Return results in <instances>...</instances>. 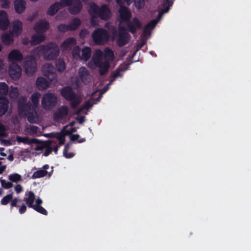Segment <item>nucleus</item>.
<instances>
[{
	"label": "nucleus",
	"instance_id": "nucleus-8",
	"mask_svg": "<svg viewBox=\"0 0 251 251\" xmlns=\"http://www.w3.org/2000/svg\"><path fill=\"white\" fill-rule=\"evenodd\" d=\"M125 26H121L119 29L117 44L119 47L124 46L129 42L130 35L127 32Z\"/></svg>",
	"mask_w": 251,
	"mask_h": 251
},
{
	"label": "nucleus",
	"instance_id": "nucleus-56",
	"mask_svg": "<svg viewBox=\"0 0 251 251\" xmlns=\"http://www.w3.org/2000/svg\"><path fill=\"white\" fill-rule=\"evenodd\" d=\"M5 71V64L4 60L0 59V73H3Z\"/></svg>",
	"mask_w": 251,
	"mask_h": 251
},
{
	"label": "nucleus",
	"instance_id": "nucleus-19",
	"mask_svg": "<svg viewBox=\"0 0 251 251\" xmlns=\"http://www.w3.org/2000/svg\"><path fill=\"white\" fill-rule=\"evenodd\" d=\"M7 59L9 62L21 61L23 59V55L18 50H13L9 53Z\"/></svg>",
	"mask_w": 251,
	"mask_h": 251
},
{
	"label": "nucleus",
	"instance_id": "nucleus-4",
	"mask_svg": "<svg viewBox=\"0 0 251 251\" xmlns=\"http://www.w3.org/2000/svg\"><path fill=\"white\" fill-rule=\"evenodd\" d=\"M92 37L96 45H102L108 41L109 35L105 29L98 28L92 32Z\"/></svg>",
	"mask_w": 251,
	"mask_h": 251
},
{
	"label": "nucleus",
	"instance_id": "nucleus-42",
	"mask_svg": "<svg viewBox=\"0 0 251 251\" xmlns=\"http://www.w3.org/2000/svg\"><path fill=\"white\" fill-rule=\"evenodd\" d=\"M122 71L120 70V68H118L112 73L111 75V79L109 83V84H111L113 81L116 78H117L118 76L122 77V75L121 74V72Z\"/></svg>",
	"mask_w": 251,
	"mask_h": 251
},
{
	"label": "nucleus",
	"instance_id": "nucleus-18",
	"mask_svg": "<svg viewBox=\"0 0 251 251\" xmlns=\"http://www.w3.org/2000/svg\"><path fill=\"white\" fill-rule=\"evenodd\" d=\"M9 25V21L7 13L3 10L0 11V29L5 30Z\"/></svg>",
	"mask_w": 251,
	"mask_h": 251
},
{
	"label": "nucleus",
	"instance_id": "nucleus-21",
	"mask_svg": "<svg viewBox=\"0 0 251 251\" xmlns=\"http://www.w3.org/2000/svg\"><path fill=\"white\" fill-rule=\"evenodd\" d=\"M37 88L40 90H45L49 87V82L43 77H38L36 81Z\"/></svg>",
	"mask_w": 251,
	"mask_h": 251
},
{
	"label": "nucleus",
	"instance_id": "nucleus-23",
	"mask_svg": "<svg viewBox=\"0 0 251 251\" xmlns=\"http://www.w3.org/2000/svg\"><path fill=\"white\" fill-rule=\"evenodd\" d=\"M49 168V165H44L42 167V169H40L33 173L32 175V178H40L47 176L48 174L47 170Z\"/></svg>",
	"mask_w": 251,
	"mask_h": 251
},
{
	"label": "nucleus",
	"instance_id": "nucleus-55",
	"mask_svg": "<svg viewBox=\"0 0 251 251\" xmlns=\"http://www.w3.org/2000/svg\"><path fill=\"white\" fill-rule=\"evenodd\" d=\"M47 144L46 143H42L41 145H37L36 147L35 148V150L36 151H41L43 149L45 148V147H46Z\"/></svg>",
	"mask_w": 251,
	"mask_h": 251
},
{
	"label": "nucleus",
	"instance_id": "nucleus-5",
	"mask_svg": "<svg viewBox=\"0 0 251 251\" xmlns=\"http://www.w3.org/2000/svg\"><path fill=\"white\" fill-rule=\"evenodd\" d=\"M18 107L19 114L21 116H26L28 121L30 122L31 117L30 116L31 103L30 101H27L25 98L21 97L18 100Z\"/></svg>",
	"mask_w": 251,
	"mask_h": 251
},
{
	"label": "nucleus",
	"instance_id": "nucleus-64",
	"mask_svg": "<svg viewBox=\"0 0 251 251\" xmlns=\"http://www.w3.org/2000/svg\"><path fill=\"white\" fill-rule=\"evenodd\" d=\"M26 209V206L25 205H23L19 209L20 213L21 214L24 213Z\"/></svg>",
	"mask_w": 251,
	"mask_h": 251
},
{
	"label": "nucleus",
	"instance_id": "nucleus-17",
	"mask_svg": "<svg viewBox=\"0 0 251 251\" xmlns=\"http://www.w3.org/2000/svg\"><path fill=\"white\" fill-rule=\"evenodd\" d=\"M82 8V4L80 0H74L73 2L70 5L69 11L71 14L78 13Z\"/></svg>",
	"mask_w": 251,
	"mask_h": 251
},
{
	"label": "nucleus",
	"instance_id": "nucleus-37",
	"mask_svg": "<svg viewBox=\"0 0 251 251\" xmlns=\"http://www.w3.org/2000/svg\"><path fill=\"white\" fill-rule=\"evenodd\" d=\"M8 179L10 182L17 183L22 180V177L20 175L15 173L10 175L8 176Z\"/></svg>",
	"mask_w": 251,
	"mask_h": 251
},
{
	"label": "nucleus",
	"instance_id": "nucleus-3",
	"mask_svg": "<svg viewBox=\"0 0 251 251\" xmlns=\"http://www.w3.org/2000/svg\"><path fill=\"white\" fill-rule=\"evenodd\" d=\"M89 6L91 8V12L93 15H97L100 19L104 21H107L112 16V12L108 5L103 4L99 7L94 2L90 3Z\"/></svg>",
	"mask_w": 251,
	"mask_h": 251
},
{
	"label": "nucleus",
	"instance_id": "nucleus-40",
	"mask_svg": "<svg viewBox=\"0 0 251 251\" xmlns=\"http://www.w3.org/2000/svg\"><path fill=\"white\" fill-rule=\"evenodd\" d=\"M16 140L19 143H23L27 145H30L31 144V139L26 136H17Z\"/></svg>",
	"mask_w": 251,
	"mask_h": 251
},
{
	"label": "nucleus",
	"instance_id": "nucleus-38",
	"mask_svg": "<svg viewBox=\"0 0 251 251\" xmlns=\"http://www.w3.org/2000/svg\"><path fill=\"white\" fill-rule=\"evenodd\" d=\"M56 67L58 72H62L66 68L65 63L63 60H57L56 62Z\"/></svg>",
	"mask_w": 251,
	"mask_h": 251
},
{
	"label": "nucleus",
	"instance_id": "nucleus-26",
	"mask_svg": "<svg viewBox=\"0 0 251 251\" xmlns=\"http://www.w3.org/2000/svg\"><path fill=\"white\" fill-rule=\"evenodd\" d=\"M81 25V20L78 18L73 19L71 22L68 24L69 31H75Z\"/></svg>",
	"mask_w": 251,
	"mask_h": 251
},
{
	"label": "nucleus",
	"instance_id": "nucleus-27",
	"mask_svg": "<svg viewBox=\"0 0 251 251\" xmlns=\"http://www.w3.org/2000/svg\"><path fill=\"white\" fill-rule=\"evenodd\" d=\"M46 35L45 34L37 33L32 35V46L40 44L45 40Z\"/></svg>",
	"mask_w": 251,
	"mask_h": 251
},
{
	"label": "nucleus",
	"instance_id": "nucleus-6",
	"mask_svg": "<svg viewBox=\"0 0 251 251\" xmlns=\"http://www.w3.org/2000/svg\"><path fill=\"white\" fill-rule=\"evenodd\" d=\"M57 103V97L52 93L44 94L42 98V106L46 110H50L55 107Z\"/></svg>",
	"mask_w": 251,
	"mask_h": 251
},
{
	"label": "nucleus",
	"instance_id": "nucleus-46",
	"mask_svg": "<svg viewBox=\"0 0 251 251\" xmlns=\"http://www.w3.org/2000/svg\"><path fill=\"white\" fill-rule=\"evenodd\" d=\"M74 0H61L60 5L61 7L70 6L73 2Z\"/></svg>",
	"mask_w": 251,
	"mask_h": 251
},
{
	"label": "nucleus",
	"instance_id": "nucleus-62",
	"mask_svg": "<svg viewBox=\"0 0 251 251\" xmlns=\"http://www.w3.org/2000/svg\"><path fill=\"white\" fill-rule=\"evenodd\" d=\"M18 201V200L17 198H15L13 200H12L11 202V206H16Z\"/></svg>",
	"mask_w": 251,
	"mask_h": 251
},
{
	"label": "nucleus",
	"instance_id": "nucleus-54",
	"mask_svg": "<svg viewBox=\"0 0 251 251\" xmlns=\"http://www.w3.org/2000/svg\"><path fill=\"white\" fill-rule=\"evenodd\" d=\"M117 3L119 4H123L125 2H126L127 5H129L131 2L132 0H116Z\"/></svg>",
	"mask_w": 251,
	"mask_h": 251
},
{
	"label": "nucleus",
	"instance_id": "nucleus-52",
	"mask_svg": "<svg viewBox=\"0 0 251 251\" xmlns=\"http://www.w3.org/2000/svg\"><path fill=\"white\" fill-rule=\"evenodd\" d=\"M88 34V31L87 29L84 28L82 29L79 34V36L81 38H84Z\"/></svg>",
	"mask_w": 251,
	"mask_h": 251
},
{
	"label": "nucleus",
	"instance_id": "nucleus-60",
	"mask_svg": "<svg viewBox=\"0 0 251 251\" xmlns=\"http://www.w3.org/2000/svg\"><path fill=\"white\" fill-rule=\"evenodd\" d=\"M79 135L77 134H73L70 136V140L72 141H75L78 139Z\"/></svg>",
	"mask_w": 251,
	"mask_h": 251
},
{
	"label": "nucleus",
	"instance_id": "nucleus-29",
	"mask_svg": "<svg viewBox=\"0 0 251 251\" xmlns=\"http://www.w3.org/2000/svg\"><path fill=\"white\" fill-rule=\"evenodd\" d=\"M157 24L156 20H152L148 23L143 29V35H146L150 33V30L153 29Z\"/></svg>",
	"mask_w": 251,
	"mask_h": 251
},
{
	"label": "nucleus",
	"instance_id": "nucleus-33",
	"mask_svg": "<svg viewBox=\"0 0 251 251\" xmlns=\"http://www.w3.org/2000/svg\"><path fill=\"white\" fill-rule=\"evenodd\" d=\"M93 104H94V103H91L90 100L85 101L76 111V114L79 115L83 112V110L91 108Z\"/></svg>",
	"mask_w": 251,
	"mask_h": 251
},
{
	"label": "nucleus",
	"instance_id": "nucleus-50",
	"mask_svg": "<svg viewBox=\"0 0 251 251\" xmlns=\"http://www.w3.org/2000/svg\"><path fill=\"white\" fill-rule=\"evenodd\" d=\"M88 13L91 16L90 23L91 25H94L95 24L96 19L98 17L97 15H93L91 12V8L89 7L88 9Z\"/></svg>",
	"mask_w": 251,
	"mask_h": 251
},
{
	"label": "nucleus",
	"instance_id": "nucleus-41",
	"mask_svg": "<svg viewBox=\"0 0 251 251\" xmlns=\"http://www.w3.org/2000/svg\"><path fill=\"white\" fill-rule=\"evenodd\" d=\"M9 90L8 85L4 82L0 83V95H6Z\"/></svg>",
	"mask_w": 251,
	"mask_h": 251
},
{
	"label": "nucleus",
	"instance_id": "nucleus-20",
	"mask_svg": "<svg viewBox=\"0 0 251 251\" xmlns=\"http://www.w3.org/2000/svg\"><path fill=\"white\" fill-rule=\"evenodd\" d=\"M15 35L10 31L9 32H5L1 35V40L2 43L6 45H9L12 44L14 41Z\"/></svg>",
	"mask_w": 251,
	"mask_h": 251
},
{
	"label": "nucleus",
	"instance_id": "nucleus-47",
	"mask_svg": "<svg viewBox=\"0 0 251 251\" xmlns=\"http://www.w3.org/2000/svg\"><path fill=\"white\" fill-rule=\"evenodd\" d=\"M24 201L29 207H31V192H29L28 194L26 195V197L24 199Z\"/></svg>",
	"mask_w": 251,
	"mask_h": 251
},
{
	"label": "nucleus",
	"instance_id": "nucleus-45",
	"mask_svg": "<svg viewBox=\"0 0 251 251\" xmlns=\"http://www.w3.org/2000/svg\"><path fill=\"white\" fill-rule=\"evenodd\" d=\"M57 28L59 32L62 33H65L68 31H69L68 25L61 24L58 25Z\"/></svg>",
	"mask_w": 251,
	"mask_h": 251
},
{
	"label": "nucleus",
	"instance_id": "nucleus-31",
	"mask_svg": "<svg viewBox=\"0 0 251 251\" xmlns=\"http://www.w3.org/2000/svg\"><path fill=\"white\" fill-rule=\"evenodd\" d=\"M93 58L95 65L100 64V62L103 61V53L100 50H97L94 54Z\"/></svg>",
	"mask_w": 251,
	"mask_h": 251
},
{
	"label": "nucleus",
	"instance_id": "nucleus-36",
	"mask_svg": "<svg viewBox=\"0 0 251 251\" xmlns=\"http://www.w3.org/2000/svg\"><path fill=\"white\" fill-rule=\"evenodd\" d=\"M69 101H70V106L73 109H75L81 102L80 99L77 95L75 98Z\"/></svg>",
	"mask_w": 251,
	"mask_h": 251
},
{
	"label": "nucleus",
	"instance_id": "nucleus-32",
	"mask_svg": "<svg viewBox=\"0 0 251 251\" xmlns=\"http://www.w3.org/2000/svg\"><path fill=\"white\" fill-rule=\"evenodd\" d=\"M103 56H104V61H107L109 63H110V62L113 60L114 53L111 49L109 48H106L104 50V53Z\"/></svg>",
	"mask_w": 251,
	"mask_h": 251
},
{
	"label": "nucleus",
	"instance_id": "nucleus-61",
	"mask_svg": "<svg viewBox=\"0 0 251 251\" xmlns=\"http://www.w3.org/2000/svg\"><path fill=\"white\" fill-rule=\"evenodd\" d=\"M118 67H119V68H120V70L122 72H124L126 70V69L127 68V66L126 64H123V65H121Z\"/></svg>",
	"mask_w": 251,
	"mask_h": 251
},
{
	"label": "nucleus",
	"instance_id": "nucleus-35",
	"mask_svg": "<svg viewBox=\"0 0 251 251\" xmlns=\"http://www.w3.org/2000/svg\"><path fill=\"white\" fill-rule=\"evenodd\" d=\"M19 95V90L17 87L11 86L9 92L10 98L12 100H16Z\"/></svg>",
	"mask_w": 251,
	"mask_h": 251
},
{
	"label": "nucleus",
	"instance_id": "nucleus-2",
	"mask_svg": "<svg viewBox=\"0 0 251 251\" xmlns=\"http://www.w3.org/2000/svg\"><path fill=\"white\" fill-rule=\"evenodd\" d=\"M36 50L39 53L44 55L45 59L48 60H55L59 53L58 47L53 43L39 45Z\"/></svg>",
	"mask_w": 251,
	"mask_h": 251
},
{
	"label": "nucleus",
	"instance_id": "nucleus-22",
	"mask_svg": "<svg viewBox=\"0 0 251 251\" xmlns=\"http://www.w3.org/2000/svg\"><path fill=\"white\" fill-rule=\"evenodd\" d=\"M8 105V100L5 97H0V117L7 112Z\"/></svg>",
	"mask_w": 251,
	"mask_h": 251
},
{
	"label": "nucleus",
	"instance_id": "nucleus-48",
	"mask_svg": "<svg viewBox=\"0 0 251 251\" xmlns=\"http://www.w3.org/2000/svg\"><path fill=\"white\" fill-rule=\"evenodd\" d=\"M135 6L138 9L142 8L145 4V0H134Z\"/></svg>",
	"mask_w": 251,
	"mask_h": 251
},
{
	"label": "nucleus",
	"instance_id": "nucleus-11",
	"mask_svg": "<svg viewBox=\"0 0 251 251\" xmlns=\"http://www.w3.org/2000/svg\"><path fill=\"white\" fill-rule=\"evenodd\" d=\"M35 199V195L33 192H32V209L41 214L46 216L47 215V211L41 206L42 204L43 203L42 200L40 198H38L35 200L34 204H33Z\"/></svg>",
	"mask_w": 251,
	"mask_h": 251
},
{
	"label": "nucleus",
	"instance_id": "nucleus-44",
	"mask_svg": "<svg viewBox=\"0 0 251 251\" xmlns=\"http://www.w3.org/2000/svg\"><path fill=\"white\" fill-rule=\"evenodd\" d=\"M12 194H9L4 196L0 201V203L2 205H6L10 201L12 200Z\"/></svg>",
	"mask_w": 251,
	"mask_h": 251
},
{
	"label": "nucleus",
	"instance_id": "nucleus-16",
	"mask_svg": "<svg viewBox=\"0 0 251 251\" xmlns=\"http://www.w3.org/2000/svg\"><path fill=\"white\" fill-rule=\"evenodd\" d=\"M23 30V24L19 20H15L11 23L10 31L14 34L15 36L21 34Z\"/></svg>",
	"mask_w": 251,
	"mask_h": 251
},
{
	"label": "nucleus",
	"instance_id": "nucleus-57",
	"mask_svg": "<svg viewBox=\"0 0 251 251\" xmlns=\"http://www.w3.org/2000/svg\"><path fill=\"white\" fill-rule=\"evenodd\" d=\"M14 190L17 194H19L23 191V188L21 185L18 184L14 186Z\"/></svg>",
	"mask_w": 251,
	"mask_h": 251
},
{
	"label": "nucleus",
	"instance_id": "nucleus-53",
	"mask_svg": "<svg viewBox=\"0 0 251 251\" xmlns=\"http://www.w3.org/2000/svg\"><path fill=\"white\" fill-rule=\"evenodd\" d=\"M1 7L3 8H8L9 7L10 1L9 0H3L2 1Z\"/></svg>",
	"mask_w": 251,
	"mask_h": 251
},
{
	"label": "nucleus",
	"instance_id": "nucleus-13",
	"mask_svg": "<svg viewBox=\"0 0 251 251\" xmlns=\"http://www.w3.org/2000/svg\"><path fill=\"white\" fill-rule=\"evenodd\" d=\"M61 96L67 101L72 100L76 97V93L70 86H65L60 91Z\"/></svg>",
	"mask_w": 251,
	"mask_h": 251
},
{
	"label": "nucleus",
	"instance_id": "nucleus-63",
	"mask_svg": "<svg viewBox=\"0 0 251 251\" xmlns=\"http://www.w3.org/2000/svg\"><path fill=\"white\" fill-rule=\"evenodd\" d=\"M163 14L162 13V12L161 11L159 12L158 14L157 17H156V18L155 19H153V20H156L157 23H158L159 21V20L161 19Z\"/></svg>",
	"mask_w": 251,
	"mask_h": 251
},
{
	"label": "nucleus",
	"instance_id": "nucleus-10",
	"mask_svg": "<svg viewBox=\"0 0 251 251\" xmlns=\"http://www.w3.org/2000/svg\"><path fill=\"white\" fill-rule=\"evenodd\" d=\"M50 28V23L46 20H40L34 25V29L37 33L44 34Z\"/></svg>",
	"mask_w": 251,
	"mask_h": 251
},
{
	"label": "nucleus",
	"instance_id": "nucleus-1",
	"mask_svg": "<svg viewBox=\"0 0 251 251\" xmlns=\"http://www.w3.org/2000/svg\"><path fill=\"white\" fill-rule=\"evenodd\" d=\"M119 12L121 21L126 23L128 31L132 34L135 33L137 29L142 28V23L138 18L134 17L132 20H130L131 17V13L127 7L120 4Z\"/></svg>",
	"mask_w": 251,
	"mask_h": 251
},
{
	"label": "nucleus",
	"instance_id": "nucleus-28",
	"mask_svg": "<svg viewBox=\"0 0 251 251\" xmlns=\"http://www.w3.org/2000/svg\"><path fill=\"white\" fill-rule=\"evenodd\" d=\"M60 8H61V7L60 5V3L58 2H55L49 7L47 11V14L50 16H53Z\"/></svg>",
	"mask_w": 251,
	"mask_h": 251
},
{
	"label": "nucleus",
	"instance_id": "nucleus-7",
	"mask_svg": "<svg viewBox=\"0 0 251 251\" xmlns=\"http://www.w3.org/2000/svg\"><path fill=\"white\" fill-rule=\"evenodd\" d=\"M76 41L74 37H69L65 39L61 44V47L66 50H71L74 47L72 51L73 54H77L80 51V48L76 45Z\"/></svg>",
	"mask_w": 251,
	"mask_h": 251
},
{
	"label": "nucleus",
	"instance_id": "nucleus-12",
	"mask_svg": "<svg viewBox=\"0 0 251 251\" xmlns=\"http://www.w3.org/2000/svg\"><path fill=\"white\" fill-rule=\"evenodd\" d=\"M9 74L12 79H19L21 75L20 67L17 63L12 62L9 65Z\"/></svg>",
	"mask_w": 251,
	"mask_h": 251
},
{
	"label": "nucleus",
	"instance_id": "nucleus-30",
	"mask_svg": "<svg viewBox=\"0 0 251 251\" xmlns=\"http://www.w3.org/2000/svg\"><path fill=\"white\" fill-rule=\"evenodd\" d=\"M24 67L25 73L30 76L31 75V58L30 57L25 58L24 62Z\"/></svg>",
	"mask_w": 251,
	"mask_h": 251
},
{
	"label": "nucleus",
	"instance_id": "nucleus-25",
	"mask_svg": "<svg viewBox=\"0 0 251 251\" xmlns=\"http://www.w3.org/2000/svg\"><path fill=\"white\" fill-rule=\"evenodd\" d=\"M14 4L15 11L18 13H22L25 9L26 3L24 0H15Z\"/></svg>",
	"mask_w": 251,
	"mask_h": 251
},
{
	"label": "nucleus",
	"instance_id": "nucleus-59",
	"mask_svg": "<svg viewBox=\"0 0 251 251\" xmlns=\"http://www.w3.org/2000/svg\"><path fill=\"white\" fill-rule=\"evenodd\" d=\"M63 156L65 157L66 158H71L75 155V154L74 153H68L67 151H66V152H63Z\"/></svg>",
	"mask_w": 251,
	"mask_h": 251
},
{
	"label": "nucleus",
	"instance_id": "nucleus-39",
	"mask_svg": "<svg viewBox=\"0 0 251 251\" xmlns=\"http://www.w3.org/2000/svg\"><path fill=\"white\" fill-rule=\"evenodd\" d=\"M40 96V94L39 93L36 92L32 94V106L38 103ZM34 112H35V110L32 108V123L33 122Z\"/></svg>",
	"mask_w": 251,
	"mask_h": 251
},
{
	"label": "nucleus",
	"instance_id": "nucleus-43",
	"mask_svg": "<svg viewBox=\"0 0 251 251\" xmlns=\"http://www.w3.org/2000/svg\"><path fill=\"white\" fill-rule=\"evenodd\" d=\"M1 186L5 189H9L13 186V184L10 181H6L5 179L0 178Z\"/></svg>",
	"mask_w": 251,
	"mask_h": 251
},
{
	"label": "nucleus",
	"instance_id": "nucleus-58",
	"mask_svg": "<svg viewBox=\"0 0 251 251\" xmlns=\"http://www.w3.org/2000/svg\"><path fill=\"white\" fill-rule=\"evenodd\" d=\"M166 2H168V6H167L165 7L164 8L162 9L160 11L162 12V13L164 14L165 13H167L169 10V7L172 5V3H170V2L169 1V0H167Z\"/></svg>",
	"mask_w": 251,
	"mask_h": 251
},
{
	"label": "nucleus",
	"instance_id": "nucleus-51",
	"mask_svg": "<svg viewBox=\"0 0 251 251\" xmlns=\"http://www.w3.org/2000/svg\"><path fill=\"white\" fill-rule=\"evenodd\" d=\"M57 140L58 141V145L61 146L65 144V137L63 135H59L57 137Z\"/></svg>",
	"mask_w": 251,
	"mask_h": 251
},
{
	"label": "nucleus",
	"instance_id": "nucleus-14",
	"mask_svg": "<svg viewBox=\"0 0 251 251\" xmlns=\"http://www.w3.org/2000/svg\"><path fill=\"white\" fill-rule=\"evenodd\" d=\"M78 75L80 80L84 83L91 81V78L89 72L85 67H81L78 70Z\"/></svg>",
	"mask_w": 251,
	"mask_h": 251
},
{
	"label": "nucleus",
	"instance_id": "nucleus-9",
	"mask_svg": "<svg viewBox=\"0 0 251 251\" xmlns=\"http://www.w3.org/2000/svg\"><path fill=\"white\" fill-rule=\"evenodd\" d=\"M43 74L46 76L50 81H53L56 79L57 75L55 73V69L54 66L50 63L45 64L42 69Z\"/></svg>",
	"mask_w": 251,
	"mask_h": 251
},
{
	"label": "nucleus",
	"instance_id": "nucleus-15",
	"mask_svg": "<svg viewBox=\"0 0 251 251\" xmlns=\"http://www.w3.org/2000/svg\"><path fill=\"white\" fill-rule=\"evenodd\" d=\"M68 114V108L66 106H62L59 108L53 114L54 121H58L65 118Z\"/></svg>",
	"mask_w": 251,
	"mask_h": 251
},
{
	"label": "nucleus",
	"instance_id": "nucleus-24",
	"mask_svg": "<svg viewBox=\"0 0 251 251\" xmlns=\"http://www.w3.org/2000/svg\"><path fill=\"white\" fill-rule=\"evenodd\" d=\"M95 66L99 68V74L100 75H104L107 72L109 67V63L107 61H104Z\"/></svg>",
	"mask_w": 251,
	"mask_h": 251
},
{
	"label": "nucleus",
	"instance_id": "nucleus-49",
	"mask_svg": "<svg viewBox=\"0 0 251 251\" xmlns=\"http://www.w3.org/2000/svg\"><path fill=\"white\" fill-rule=\"evenodd\" d=\"M45 149H46V150L44 152L43 155L47 156L52 152V148L50 147V144L49 143L47 144V146Z\"/></svg>",
	"mask_w": 251,
	"mask_h": 251
},
{
	"label": "nucleus",
	"instance_id": "nucleus-34",
	"mask_svg": "<svg viewBox=\"0 0 251 251\" xmlns=\"http://www.w3.org/2000/svg\"><path fill=\"white\" fill-rule=\"evenodd\" d=\"M91 49L90 47H85L82 50V58L87 61L91 57Z\"/></svg>",
	"mask_w": 251,
	"mask_h": 251
}]
</instances>
